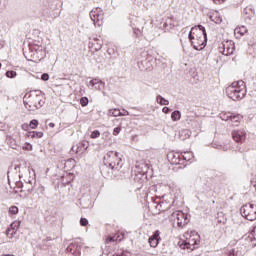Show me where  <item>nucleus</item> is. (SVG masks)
Wrapping results in <instances>:
<instances>
[{"label": "nucleus", "mask_w": 256, "mask_h": 256, "mask_svg": "<svg viewBox=\"0 0 256 256\" xmlns=\"http://www.w3.org/2000/svg\"><path fill=\"white\" fill-rule=\"evenodd\" d=\"M188 39L191 45L196 51H203L204 47H207V31L203 25H197L192 27Z\"/></svg>", "instance_id": "obj_1"}, {"label": "nucleus", "mask_w": 256, "mask_h": 256, "mask_svg": "<svg viewBox=\"0 0 256 256\" xmlns=\"http://www.w3.org/2000/svg\"><path fill=\"white\" fill-rule=\"evenodd\" d=\"M23 103L28 111H37L45 105V94L41 90H32L25 94Z\"/></svg>", "instance_id": "obj_2"}, {"label": "nucleus", "mask_w": 256, "mask_h": 256, "mask_svg": "<svg viewBox=\"0 0 256 256\" xmlns=\"http://www.w3.org/2000/svg\"><path fill=\"white\" fill-rule=\"evenodd\" d=\"M45 46H43V42L33 40L29 42V51L24 52V56L28 61H33V63H39L43 61L45 57H47V52L45 51Z\"/></svg>", "instance_id": "obj_3"}, {"label": "nucleus", "mask_w": 256, "mask_h": 256, "mask_svg": "<svg viewBox=\"0 0 256 256\" xmlns=\"http://www.w3.org/2000/svg\"><path fill=\"white\" fill-rule=\"evenodd\" d=\"M123 160L119 156L118 152L109 151L105 154L103 163L104 165L101 168V173H105L109 168L110 171H119L123 167Z\"/></svg>", "instance_id": "obj_4"}, {"label": "nucleus", "mask_w": 256, "mask_h": 256, "mask_svg": "<svg viewBox=\"0 0 256 256\" xmlns=\"http://www.w3.org/2000/svg\"><path fill=\"white\" fill-rule=\"evenodd\" d=\"M226 95L232 101H241L245 99L247 95V89H245V82L243 80L235 81L226 88Z\"/></svg>", "instance_id": "obj_5"}, {"label": "nucleus", "mask_w": 256, "mask_h": 256, "mask_svg": "<svg viewBox=\"0 0 256 256\" xmlns=\"http://www.w3.org/2000/svg\"><path fill=\"white\" fill-rule=\"evenodd\" d=\"M240 213L244 219H247V221H255L256 205L252 203L245 204L240 208Z\"/></svg>", "instance_id": "obj_6"}, {"label": "nucleus", "mask_w": 256, "mask_h": 256, "mask_svg": "<svg viewBox=\"0 0 256 256\" xmlns=\"http://www.w3.org/2000/svg\"><path fill=\"white\" fill-rule=\"evenodd\" d=\"M33 181H35V177H30V179H27L25 184L22 182H18L16 184L17 189H21L20 193H25L24 197H27L33 193Z\"/></svg>", "instance_id": "obj_7"}, {"label": "nucleus", "mask_w": 256, "mask_h": 256, "mask_svg": "<svg viewBox=\"0 0 256 256\" xmlns=\"http://www.w3.org/2000/svg\"><path fill=\"white\" fill-rule=\"evenodd\" d=\"M90 19L93 21L95 27H101L103 25V10L101 8H95L90 11Z\"/></svg>", "instance_id": "obj_8"}, {"label": "nucleus", "mask_w": 256, "mask_h": 256, "mask_svg": "<svg viewBox=\"0 0 256 256\" xmlns=\"http://www.w3.org/2000/svg\"><path fill=\"white\" fill-rule=\"evenodd\" d=\"M173 217H176L177 225L180 228L185 227L189 223V215L183 213V211L174 212Z\"/></svg>", "instance_id": "obj_9"}, {"label": "nucleus", "mask_w": 256, "mask_h": 256, "mask_svg": "<svg viewBox=\"0 0 256 256\" xmlns=\"http://www.w3.org/2000/svg\"><path fill=\"white\" fill-rule=\"evenodd\" d=\"M87 149H89V142L87 140L81 141L75 146H72V151L73 153H76V155H83Z\"/></svg>", "instance_id": "obj_10"}, {"label": "nucleus", "mask_w": 256, "mask_h": 256, "mask_svg": "<svg viewBox=\"0 0 256 256\" xmlns=\"http://www.w3.org/2000/svg\"><path fill=\"white\" fill-rule=\"evenodd\" d=\"M143 25H145V20L141 18H136L134 22H131V26L135 35H139V33H141V29H143Z\"/></svg>", "instance_id": "obj_11"}, {"label": "nucleus", "mask_w": 256, "mask_h": 256, "mask_svg": "<svg viewBox=\"0 0 256 256\" xmlns=\"http://www.w3.org/2000/svg\"><path fill=\"white\" fill-rule=\"evenodd\" d=\"M223 45V55L229 56L233 55L235 52V44L232 41H227Z\"/></svg>", "instance_id": "obj_12"}, {"label": "nucleus", "mask_w": 256, "mask_h": 256, "mask_svg": "<svg viewBox=\"0 0 256 256\" xmlns=\"http://www.w3.org/2000/svg\"><path fill=\"white\" fill-rule=\"evenodd\" d=\"M161 232L159 230H156L153 235L148 239L150 247H157L159 245V241H161Z\"/></svg>", "instance_id": "obj_13"}, {"label": "nucleus", "mask_w": 256, "mask_h": 256, "mask_svg": "<svg viewBox=\"0 0 256 256\" xmlns=\"http://www.w3.org/2000/svg\"><path fill=\"white\" fill-rule=\"evenodd\" d=\"M232 138L236 143H243V141H245V131L234 130L232 132Z\"/></svg>", "instance_id": "obj_14"}, {"label": "nucleus", "mask_w": 256, "mask_h": 256, "mask_svg": "<svg viewBox=\"0 0 256 256\" xmlns=\"http://www.w3.org/2000/svg\"><path fill=\"white\" fill-rule=\"evenodd\" d=\"M167 157L168 161H170L172 165H181V154L171 152L167 155Z\"/></svg>", "instance_id": "obj_15"}, {"label": "nucleus", "mask_w": 256, "mask_h": 256, "mask_svg": "<svg viewBox=\"0 0 256 256\" xmlns=\"http://www.w3.org/2000/svg\"><path fill=\"white\" fill-rule=\"evenodd\" d=\"M79 249H81V246L79 245V241L75 240L74 242L69 244V246L66 248V251L68 253H72V255H75V253H77Z\"/></svg>", "instance_id": "obj_16"}, {"label": "nucleus", "mask_w": 256, "mask_h": 256, "mask_svg": "<svg viewBox=\"0 0 256 256\" xmlns=\"http://www.w3.org/2000/svg\"><path fill=\"white\" fill-rule=\"evenodd\" d=\"M243 13L244 15H248V19H251L255 16V9L251 6H248L243 10Z\"/></svg>", "instance_id": "obj_17"}, {"label": "nucleus", "mask_w": 256, "mask_h": 256, "mask_svg": "<svg viewBox=\"0 0 256 256\" xmlns=\"http://www.w3.org/2000/svg\"><path fill=\"white\" fill-rule=\"evenodd\" d=\"M245 33H247V27H245V26L236 27L234 29V34L235 35H240V37H243V35Z\"/></svg>", "instance_id": "obj_18"}, {"label": "nucleus", "mask_w": 256, "mask_h": 256, "mask_svg": "<svg viewBox=\"0 0 256 256\" xmlns=\"http://www.w3.org/2000/svg\"><path fill=\"white\" fill-rule=\"evenodd\" d=\"M229 119H230V121H232V123H239L241 121V115L230 114V115L226 116V121Z\"/></svg>", "instance_id": "obj_19"}, {"label": "nucleus", "mask_w": 256, "mask_h": 256, "mask_svg": "<svg viewBox=\"0 0 256 256\" xmlns=\"http://www.w3.org/2000/svg\"><path fill=\"white\" fill-rule=\"evenodd\" d=\"M210 20L213 23H216L217 25H219V23H221L223 21V19L221 18V15H219V14L210 15Z\"/></svg>", "instance_id": "obj_20"}, {"label": "nucleus", "mask_w": 256, "mask_h": 256, "mask_svg": "<svg viewBox=\"0 0 256 256\" xmlns=\"http://www.w3.org/2000/svg\"><path fill=\"white\" fill-rule=\"evenodd\" d=\"M172 121H180L181 120V111L175 110L171 114Z\"/></svg>", "instance_id": "obj_21"}, {"label": "nucleus", "mask_w": 256, "mask_h": 256, "mask_svg": "<svg viewBox=\"0 0 256 256\" xmlns=\"http://www.w3.org/2000/svg\"><path fill=\"white\" fill-rule=\"evenodd\" d=\"M156 101H157V103H159V105H165V106L169 105V100L165 99V98H164L163 96H161V95H158V96L156 97Z\"/></svg>", "instance_id": "obj_22"}, {"label": "nucleus", "mask_w": 256, "mask_h": 256, "mask_svg": "<svg viewBox=\"0 0 256 256\" xmlns=\"http://www.w3.org/2000/svg\"><path fill=\"white\" fill-rule=\"evenodd\" d=\"M224 256H241V253H239V250H235V248H233L231 250H227Z\"/></svg>", "instance_id": "obj_23"}, {"label": "nucleus", "mask_w": 256, "mask_h": 256, "mask_svg": "<svg viewBox=\"0 0 256 256\" xmlns=\"http://www.w3.org/2000/svg\"><path fill=\"white\" fill-rule=\"evenodd\" d=\"M113 117H125L126 115H129V111H126V114L121 113L120 109H114L112 111Z\"/></svg>", "instance_id": "obj_24"}, {"label": "nucleus", "mask_w": 256, "mask_h": 256, "mask_svg": "<svg viewBox=\"0 0 256 256\" xmlns=\"http://www.w3.org/2000/svg\"><path fill=\"white\" fill-rule=\"evenodd\" d=\"M28 137L33 138H37V139H41V137H43V132H37V131H32L28 133Z\"/></svg>", "instance_id": "obj_25"}, {"label": "nucleus", "mask_w": 256, "mask_h": 256, "mask_svg": "<svg viewBox=\"0 0 256 256\" xmlns=\"http://www.w3.org/2000/svg\"><path fill=\"white\" fill-rule=\"evenodd\" d=\"M6 235L9 239H13V237H15V235H17V230H13L11 228H8L6 231Z\"/></svg>", "instance_id": "obj_26"}, {"label": "nucleus", "mask_w": 256, "mask_h": 256, "mask_svg": "<svg viewBox=\"0 0 256 256\" xmlns=\"http://www.w3.org/2000/svg\"><path fill=\"white\" fill-rule=\"evenodd\" d=\"M95 43L92 44L94 45V48L96 51H101V48L103 47V44H101V40L99 39H94Z\"/></svg>", "instance_id": "obj_27"}, {"label": "nucleus", "mask_w": 256, "mask_h": 256, "mask_svg": "<svg viewBox=\"0 0 256 256\" xmlns=\"http://www.w3.org/2000/svg\"><path fill=\"white\" fill-rule=\"evenodd\" d=\"M92 80L94 81V85H95L96 89H101V85L103 87H105V83L103 82V80H99L97 78L92 79Z\"/></svg>", "instance_id": "obj_28"}, {"label": "nucleus", "mask_w": 256, "mask_h": 256, "mask_svg": "<svg viewBox=\"0 0 256 256\" xmlns=\"http://www.w3.org/2000/svg\"><path fill=\"white\" fill-rule=\"evenodd\" d=\"M6 77H8V79H15V77H17V72L13 70H8L6 72Z\"/></svg>", "instance_id": "obj_29"}, {"label": "nucleus", "mask_w": 256, "mask_h": 256, "mask_svg": "<svg viewBox=\"0 0 256 256\" xmlns=\"http://www.w3.org/2000/svg\"><path fill=\"white\" fill-rule=\"evenodd\" d=\"M9 215H17L19 208L17 206H11L8 210Z\"/></svg>", "instance_id": "obj_30"}, {"label": "nucleus", "mask_w": 256, "mask_h": 256, "mask_svg": "<svg viewBox=\"0 0 256 256\" xmlns=\"http://www.w3.org/2000/svg\"><path fill=\"white\" fill-rule=\"evenodd\" d=\"M20 226H21V222H20V221H14V222L10 225L9 229H12V230L17 231Z\"/></svg>", "instance_id": "obj_31"}, {"label": "nucleus", "mask_w": 256, "mask_h": 256, "mask_svg": "<svg viewBox=\"0 0 256 256\" xmlns=\"http://www.w3.org/2000/svg\"><path fill=\"white\" fill-rule=\"evenodd\" d=\"M80 105H81L82 107H87V105H89V98H87V97H82V98L80 99Z\"/></svg>", "instance_id": "obj_32"}, {"label": "nucleus", "mask_w": 256, "mask_h": 256, "mask_svg": "<svg viewBox=\"0 0 256 256\" xmlns=\"http://www.w3.org/2000/svg\"><path fill=\"white\" fill-rule=\"evenodd\" d=\"M181 157H182V159H184V161H191V157H193V153L186 152Z\"/></svg>", "instance_id": "obj_33"}, {"label": "nucleus", "mask_w": 256, "mask_h": 256, "mask_svg": "<svg viewBox=\"0 0 256 256\" xmlns=\"http://www.w3.org/2000/svg\"><path fill=\"white\" fill-rule=\"evenodd\" d=\"M30 127H31V129H37V127H39V121L36 119L31 120Z\"/></svg>", "instance_id": "obj_34"}, {"label": "nucleus", "mask_w": 256, "mask_h": 256, "mask_svg": "<svg viewBox=\"0 0 256 256\" xmlns=\"http://www.w3.org/2000/svg\"><path fill=\"white\" fill-rule=\"evenodd\" d=\"M101 136V132H99V130H94L92 133H91V139H97Z\"/></svg>", "instance_id": "obj_35"}, {"label": "nucleus", "mask_w": 256, "mask_h": 256, "mask_svg": "<svg viewBox=\"0 0 256 256\" xmlns=\"http://www.w3.org/2000/svg\"><path fill=\"white\" fill-rule=\"evenodd\" d=\"M251 241H255L254 245H256V226L253 229V232L249 235Z\"/></svg>", "instance_id": "obj_36"}, {"label": "nucleus", "mask_w": 256, "mask_h": 256, "mask_svg": "<svg viewBox=\"0 0 256 256\" xmlns=\"http://www.w3.org/2000/svg\"><path fill=\"white\" fill-rule=\"evenodd\" d=\"M80 225L82 227H87L89 225V220H87V218H81L80 219Z\"/></svg>", "instance_id": "obj_37"}, {"label": "nucleus", "mask_w": 256, "mask_h": 256, "mask_svg": "<svg viewBox=\"0 0 256 256\" xmlns=\"http://www.w3.org/2000/svg\"><path fill=\"white\" fill-rule=\"evenodd\" d=\"M119 133H121V126H118V127L114 128V130H113V135L115 137H117V135H119Z\"/></svg>", "instance_id": "obj_38"}, {"label": "nucleus", "mask_w": 256, "mask_h": 256, "mask_svg": "<svg viewBox=\"0 0 256 256\" xmlns=\"http://www.w3.org/2000/svg\"><path fill=\"white\" fill-rule=\"evenodd\" d=\"M179 245H180V249H187V241L186 240L180 241Z\"/></svg>", "instance_id": "obj_39"}, {"label": "nucleus", "mask_w": 256, "mask_h": 256, "mask_svg": "<svg viewBox=\"0 0 256 256\" xmlns=\"http://www.w3.org/2000/svg\"><path fill=\"white\" fill-rule=\"evenodd\" d=\"M217 149H219L221 151H229V146H227V145H219L217 147Z\"/></svg>", "instance_id": "obj_40"}, {"label": "nucleus", "mask_w": 256, "mask_h": 256, "mask_svg": "<svg viewBox=\"0 0 256 256\" xmlns=\"http://www.w3.org/2000/svg\"><path fill=\"white\" fill-rule=\"evenodd\" d=\"M38 191L41 195H45V187L43 185H40L38 187Z\"/></svg>", "instance_id": "obj_41"}, {"label": "nucleus", "mask_w": 256, "mask_h": 256, "mask_svg": "<svg viewBox=\"0 0 256 256\" xmlns=\"http://www.w3.org/2000/svg\"><path fill=\"white\" fill-rule=\"evenodd\" d=\"M193 244H191V241H186V249H191L193 251V249H195V247L192 246Z\"/></svg>", "instance_id": "obj_42"}, {"label": "nucleus", "mask_w": 256, "mask_h": 256, "mask_svg": "<svg viewBox=\"0 0 256 256\" xmlns=\"http://www.w3.org/2000/svg\"><path fill=\"white\" fill-rule=\"evenodd\" d=\"M48 79H49V74L43 73V74L41 75V80H42V81H47Z\"/></svg>", "instance_id": "obj_43"}, {"label": "nucleus", "mask_w": 256, "mask_h": 256, "mask_svg": "<svg viewBox=\"0 0 256 256\" xmlns=\"http://www.w3.org/2000/svg\"><path fill=\"white\" fill-rule=\"evenodd\" d=\"M162 112H164L165 113V115H167V113H171V108H169V107H164L163 109H162Z\"/></svg>", "instance_id": "obj_44"}, {"label": "nucleus", "mask_w": 256, "mask_h": 256, "mask_svg": "<svg viewBox=\"0 0 256 256\" xmlns=\"http://www.w3.org/2000/svg\"><path fill=\"white\" fill-rule=\"evenodd\" d=\"M215 5H221V3H225L227 0H212Z\"/></svg>", "instance_id": "obj_45"}, {"label": "nucleus", "mask_w": 256, "mask_h": 256, "mask_svg": "<svg viewBox=\"0 0 256 256\" xmlns=\"http://www.w3.org/2000/svg\"><path fill=\"white\" fill-rule=\"evenodd\" d=\"M188 241H190L192 247H195V245H198L197 240L195 239H189Z\"/></svg>", "instance_id": "obj_46"}, {"label": "nucleus", "mask_w": 256, "mask_h": 256, "mask_svg": "<svg viewBox=\"0 0 256 256\" xmlns=\"http://www.w3.org/2000/svg\"><path fill=\"white\" fill-rule=\"evenodd\" d=\"M47 241H53V239H51V237H47L46 239L42 240V243L45 245Z\"/></svg>", "instance_id": "obj_47"}, {"label": "nucleus", "mask_w": 256, "mask_h": 256, "mask_svg": "<svg viewBox=\"0 0 256 256\" xmlns=\"http://www.w3.org/2000/svg\"><path fill=\"white\" fill-rule=\"evenodd\" d=\"M27 171L29 174H31V171H32V175H33V177H35V170H33L31 168H27Z\"/></svg>", "instance_id": "obj_48"}, {"label": "nucleus", "mask_w": 256, "mask_h": 256, "mask_svg": "<svg viewBox=\"0 0 256 256\" xmlns=\"http://www.w3.org/2000/svg\"><path fill=\"white\" fill-rule=\"evenodd\" d=\"M89 85H91V87H95V80H91V81L89 82Z\"/></svg>", "instance_id": "obj_49"}, {"label": "nucleus", "mask_w": 256, "mask_h": 256, "mask_svg": "<svg viewBox=\"0 0 256 256\" xmlns=\"http://www.w3.org/2000/svg\"><path fill=\"white\" fill-rule=\"evenodd\" d=\"M48 126H49V127H51V128L53 129V127H55V123L50 122V123L48 124Z\"/></svg>", "instance_id": "obj_50"}, {"label": "nucleus", "mask_w": 256, "mask_h": 256, "mask_svg": "<svg viewBox=\"0 0 256 256\" xmlns=\"http://www.w3.org/2000/svg\"><path fill=\"white\" fill-rule=\"evenodd\" d=\"M236 151H239V153H243L244 150L239 148V147H237Z\"/></svg>", "instance_id": "obj_51"}, {"label": "nucleus", "mask_w": 256, "mask_h": 256, "mask_svg": "<svg viewBox=\"0 0 256 256\" xmlns=\"http://www.w3.org/2000/svg\"><path fill=\"white\" fill-rule=\"evenodd\" d=\"M109 241L111 242V241H115V239H113V237H110L109 238Z\"/></svg>", "instance_id": "obj_52"}, {"label": "nucleus", "mask_w": 256, "mask_h": 256, "mask_svg": "<svg viewBox=\"0 0 256 256\" xmlns=\"http://www.w3.org/2000/svg\"><path fill=\"white\" fill-rule=\"evenodd\" d=\"M124 115H127V110H125Z\"/></svg>", "instance_id": "obj_53"}, {"label": "nucleus", "mask_w": 256, "mask_h": 256, "mask_svg": "<svg viewBox=\"0 0 256 256\" xmlns=\"http://www.w3.org/2000/svg\"><path fill=\"white\" fill-rule=\"evenodd\" d=\"M0 69H1V63H0Z\"/></svg>", "instance_id": "obj_54"}]
</instances>
